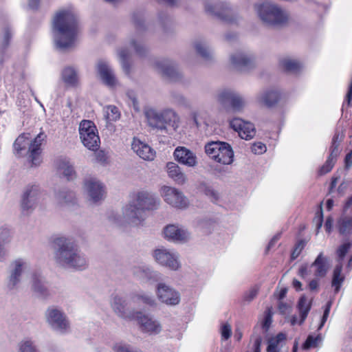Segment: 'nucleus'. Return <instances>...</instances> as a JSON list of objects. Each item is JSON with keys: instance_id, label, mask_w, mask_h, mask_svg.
Segmentation results:
<instances>
[{"instance_id": "60", "label": "nucleus", "mask_w": 352, "mask_h": 352, "mask_svg": "<svg viewBox=\"0 0 352 352\" xmlns=\"http://www.w3.org/2000/svg\"><path fill=\"white\" fill-rule=\"evenodd\" d=\"M278 309L280 314L285 315L289 314L292 310V307L289 304L279 301L278 305Z\"/></svg>"}, {"instance_id": "63", "label": "nucleus", "mask_w": 352, "mask_h": 352, "mask_svg": "<svg viewBox=\"0 0 352 352\" xmlns=\"http://www.w3.org/2000/svg\"><path fill=\"white\" fill-rule=\"evenodd\" d=\"M314 221L316 225L317 232H318V230L322 227L323 222V214L321 208L320 210L316 213V215L314 218Z\"/></svg>"}, {"instance_id": "48", "label": "nucleus", "mask_w": 352, "mask_h": 352, "mask_svg": "<svg viewBox=\"0 0 352 352\" xmlns=\"http://www.w3.org/2000/svg\"><path fill=\"white\" fill-rule=\"evenodd\" d=\"M322 342V337L319 334L316 337L313 336H309L302 345V348L305 350H307L311 347L318 346V344Z\"/></svg>"}, {"instance_id": "59", "label": "nucleus", "mask_w": 352, "mask_h": 352, "mask_svg": "<svg viewBox=\"0 0 352 352\" xmlns=\"http://www.w3.org/2000/svg\"><path fill=\"white\" fill-rule=\"evenodd\" d=\"M331 307V302L329 301L326 305L325 309L324 310L323 316L321 319L320 324L318 327V330L321 329L322 328V327L324 326V324H325V322L329 317V313H330Z\"/></svg>"}, {"instance_id": "25", "label": "nucleus", "mask_w": 352, "mask_h": 352, "mask_svg": "<svg viewBox=\"0 0 352 352\" xmlns=\"http://www.w3.org/2000/svg\"><path fill=\"white\" fill-rule=\"evenodd\" d=\"M175 159L180 164L188 167H195L197 165L196 154L184 146H178L173 153Z\"/></svg>"}, {"instance_id": "50", "label": "nucleus", "mask_w": 352, "mask_h": 352, "mask_svg": "<svg viewBox=\"0 0 352 352\" xmlns=\"http://www.w3.org/2000/svg\"><path fill=\"white\" fill-rule=\"evenodd\" d=\"M172 102L177 105L186 106L188 100L180 93L173 91L170 94Z\"/></svg>"}, {"instance_id": "35", "label": "nucleus", "mask_w": 352, "mask_h": 352, "mask_svg": "<svg viewBox=\"0 0 352 352\" xmlns=\"http://www.w3.org/2000/svg\"><path fill=\"white\" fill-rule=\"evenodd\" d=\"M131 298V300L136 304H143L150 307L156 305L155 299L151 294L142 291L133 293Z\"/></svg>"}, {"instance_id": "31", "label": "nucleus", "mask_w": 352, "mask_h": 352, "mask_svg": "<svg viewBox=\"0 0 352 352\" xmlns=\"http://www.w3.org/2000/svg\"><path fill=\"white\" fill-rule=\"evenodd\" d=\"M214 160L223 164H230L233 162L234 152L231 146L224 142Z\"/></svg>"}, {"instance_id": "39", "label": "nucleus", "mask_w": 352, "mask_h": 352, "mask_svg": "<svg viewBox=\"0 0 352 352\" xmlns=\"http://www.w3.org/2000/svg\"><path fill=\"white\" fill-rule=\"evenodd\" d=\"M58 168L67 180H72L74 177V166L67 159L60 160Z\"/></svg>"}, {"instance_id": "44", "label": "nucleus", "mask_w": 352, "mask_h": 352, "mask_svg": "<svg viewBox=\"0 0 352 352\" xmlns=\"http://www.w3.org/2000/svg\"><path fill=\"white\" fill-rule=\"evenodd\" d=\"M221 145H224V142H210L205 145V152L209 157L214 160L221 149Z\"/></svg>"}, {"instance_id": "58", "label": "nucleus", "mask_w": 352, "mask_h": 352, "mask_svg": "<svg viewBox=\"0 0 352 352\" xmlns=\"http://www.w3.org/2000/svg\"><path fill=\"white\" fill-rule=\"evenodd\" d=\"M254 11L262 22H264V2H259L254 4Z\"/></svg>"}, {"instance_id": "46", "label": "nucleus", "mask_w": 352, "mask_h": 352, "mask_svg": "<svg viewBox=\"0 0 352 352\" xmlns=\"http://www.w3.org/2000/svg\"><path fill=\"white\" fill-rule=\"evenodd\" d=\"M19 352H38L34 342L30 339L21 340L18 345Z\"/></svg>"}, {"instance_id": "41", "label": "nucleus", "mask_w": 352, "mask_h": 352, "mask_svg": "<svg viewBox=\"0 0 352 352\" xmlns=\"http://www.w3.org/2000/svg\"><path fill=\"white\" fill-rule=\"evenodd\" d=\"M281 65L285 71L292 73H297L302 68V64L299 60L291 58L283 59Z\"/></svg>"}, {"instance_id": "43", "label": "nucleus", "mask_w": 352, "mask_h": 352, "mask_svg": "<svg viewBox=\"0 0 352 352\" xmlns=\"http://www.w3.org/2000/svg\"><path fill=\"white\" fill-rule=\"evenodd\" d=\"M104 116L109 122H116L120 118V113L114 105H108L104 108Z\"/></svg>"}, {"instance_id": "37", "label": "nucleus", "mask_w": 352, "mask_h": 352, "mask_svg": "<svg viewBox=\"0 0 352 352\" xmlns=\"http://www.w3.org/2000/svg\"><path fill=\"white\" fill-rule=\"evenodd\" d=\"M134 273L137 276L141 278H146L152 281H157L160 278V274L157 272L154 271L151 267L144 265L137 268Z\"/></svg>"}, {"instance_id": "3", "label": "nucleus", "mask_w": 352, "mask_h": 352, "mask_svg": "<svg viewBox=\"0 0 352 352\" xmlns=\"http://www.w3.org/2000/svg\"><path fill=\"white\" fill-rule=\"evenodd\" d=\"M54 259L58 265L76 270L87 267V257L71 239L58 237L54 241Z\"/></svg>"}, {"instance_id": "10", "label": "nucleus", "mask_w": 352, "mask_h": 352, "mask_svg": "<svg viewBox=\"0 0 352 352\" xmlns=\"http://www.w3.org/2000/svg\"><path fill=\"white\" fill-rule=\"evenodd\" d=\"M160 195L168 205L180 209L186 208L189 202L188 198L179 190L168 186L160 189Z\"/></svg>"}, {"instance_id": "49", "label": "nucleus", "mask_w": 352, "mask_h": 352, "mask_svg": "<svg viewBox=\"0 0 352 352\" xmlns=\"http://www.w3.org/2000/svg\"><path fill=\"white\" fill-rule=\"evenodd\" d=\"M112 349L113 352H142L140 350L134 349L129 344L122 342L115 343Z\"/></svg>"}, {"instance_id": "32", "label": "nucleus", "mask_w": 352, "mask_h": 352, "mask_svg": "<svg viewBox=\"0 0 352 352\" xmlns=\"http://www.w3.org/2000/svg\"><path fill=\"white\" fill-rule=\"evenodd\" d=\"M286 338V334L283 332L270 338L267 340V352H280L285 343Z\"/></svg>"}, {"instance_id": "1", "label": "nucleus", "mask_w": 352, "mask_h": 352, "mask_svg": "<svg viewBox=\"0 0 352 352\" xmlns=\"http://www.w3.org/2000/svg\"><path fill=\"white\" fill-rule=\"evenodd\" d=\"M78 23L75 14L70 10H62L55 15L52 34L56 48L66 50L74 47L78 36Z\"/></svg>"}, {"instance_id": "19", "label": "nucleus", "mask_w": 352, "mask_h": 352, "mask_svg": "<svg viewBox=\"0 0 352 352\" xmlns=\"http://www.w3.org/2000/svg\"><path fill=\"white\" fill-rule=\"evenodd\" d=\"M111 307L113 312L121 318L131 320L135 317V312L128 307V302L124 297L113 296L111 300Z\"/></svg>"}, {"instance_id": "40", "label": "nucleus", "mask_w": 352, "mask_h": 352, "mask_svg": "<svg viewBox=\"0 0 352 352\" xmlns=\"http://www.w3.org/2000/svg\"><path fill=\"white\" fill-rule=\"evenodd\" d=\"M342 263H338L333 270L331 285L335 287V293H338L344 280V276H342Z\"/></svg>"}, {"instance_id": "11", "label": "nucleus", "mask_w": 352, "mask_h": 352, "mask_svg": "<svg viewBox=\"0 0 352 352\" xmlns=\"http://www.w3.org/2000/svg\"><path fill=\"white\" fill-rule=\"evenodd\" d=\"M153 256L160 265L171 270H177L180 267L178 254L166 248H158L153 251Z\"/></svg>"}, {"instance_id": "62", "label": "nucleus", "mask_w": 352, "mask_h": 352, "mask_svg": "<svg viewBox=\"0 0 352 352\" xmlns=\"http://www.w3.org/2000/svg\"><path fill=\"white\" fill-rule=\"evenodd\" d=\"M126 96L132 102L133 107L135 109V110L138 111L140 109L139 104L135 92H133V91H128L126 93Z\"/></svg>"}, {"instance_id": "13", "label": "nucleus", "mask_w": 352, "mask_h": 352, "mask_svg": "<svg viewBox=\"0 0 352 352\" xmlns=\"http://www.w3.org/2000/svg\"><path fill=\"white\" fill-rule=\"evenodd\" d=\"M136 32L129 36V45L133 47L139 56H144L146 53V47L141 41V34L144 30V21L143 18L135 14L133 17Z\"/></svg>"}, {"instance_id": "56", "label": "nucleus", "mask_w": 352, "mask_h": 352, "mask_svg": "<svg viewBox=\"0 0 352 352\" xmlns=\"http://www.w3.org/2000/svg\"><path fill=\"white\" fill-rule=\"evenodd\" d=\"M342 141V137H340L339 133H336L332 139V144L331 146V152L333 154H339V145Z\"/></svg>"}, {"instance_id": "33", "label": "nucleus", "mask_w": 352, "mask_h": 352, "mask_svg": "<svg viewBox=\"0 0 352 352\" xmlns=\"http://www.w3.org/2000/svg\"><path fill=\"white\" fill-rule=\"evenodd\" d=\"M168 176L179 184H183L186 180L185 174L181 168L174 162H168L166 164Z\"/></svg>"}, {"instance_id": "30", "label": "nucleus", "mask_w": 352, "mask_h": 352, "mask_svg": "<svg viewBox=\"0 0 352 352\" xmlns=\"http://www.w3.org/2000/svg\"><path fill=\"white\" fill-rule=\"evenodd\" d=\"M284 103V98L277 89H270L265 91V106L276 107L282 106Z\"/></svg>"}, {"instance_id": "29", "label": "nucleus", "mask_w": 352, "mask_h": 352, "mask_svg": "<svg viewBox=\"0 0 352 352\" xmlns=\"http://www.w3.org/2000/svg\"><path fill=\"white\" fill-rule=\"evenodd\" d=\"M343 210L346 215L340 218L338 227L340 234L347 236L352 234V207L346 208L345 204Z\"/></svg>"}, {"instance_id": "17", "label": "nucleus", "mask_w": 352, "mask_h": 352, "mask_svg": "<svg viewBox=\"0 0 352 352\" xmlns=\"http://www.w3.org/2000/svg\"><path fill=\"white\" fill-rule=\"evenodd\" d=\"M230 128L239 133V135L244 140H248L253 138L256 134L254 124L245 121L239 118H234L229 121Z\"/></svg>"}, {"instance_id": "52", "label": "nucleus", "mask_w": 352, "mask_h": 352, "mask_svg": "<svg viewBox=\"0 0 352 352\" xmlns=\"http://www.w3.org/2000/svg\"><path fill=\"white\" fill-rule=\"evenodd\" d=\"M11 241V232L7 228H1L0 229V244L6 245L10 243Z\"/></svg>"}, {"instance_id": "51", "label": "nucleus", "mask_w": 352, "mask_h": 352, "mask_svg": "<svg viewBox=\"0 0 352 352\" xmlns=\"http://www.w3.org/2000/svg\"><path fill=\"white\" fill-rule=\"evenodd\" d=\"M220 333L221 340H228L232 336L231 325L228 322L223 323L220 327Z\"/></svg>"}, {"instance_id": "16", "label": "nucleus", "mask_w": 352, "mask_h": 352, "mask_svg": "<svg viewBox=\"0 0 352 352\" xmlns=\"http://www.w3.org/2000/svg\"><path fill=\"white\" fill-rule=\"evenodd\" d=\"M287 13L274 4L265 3V23L273 25H283L287 21Z\"/></svg>"}, {"instance_id": "47", "label": "nucleus", "mask_w": 352, "mask_h": 352, "mask_svg": "<svg viewBox=\"0 0 352 352\" xmlns=\"http://www.w3.org/2000/svg\"><path fill=\"white\" fill-rule=\"evenodd\" d=\"M338 155V154H333V153L331 152L325 164L320 168L319 170V173L320 175H324L331 170L335 164Z\"/></svg>"}, {"instance_id": "26", "label": "nucleus", "mask_w": 352, "mask_h": 352, "mask_svg": "<svg viewBox=\"0 0 352 352\" xmlns=\"http://www.w3.org/2000/svg\"><path fill=\"white\" fill-rule=\"evenodd\" d=\"M156 66L162 74L169 78L171 80L178 81L182 78V74L177 65L172 61L168 60L157 61Z\"/></svg>"}, {"instance_id": "14", "label": "nucleus", "mask_w": 352, "mask_h": 352, "mask_svg": "<svg viewBox=\"0 0 352 352\" xmlns=\"http://www.w3.org/2000/svg\"><path fill=\"white\" fill-rule=\"evenodd\" d=\"M96 68L98 77L105 86L112 89L118 85L115 72L108 61L99 60Z\"/></svg>"}, {"instance_id": "28", "label": "nucleus", "mask_w": 352, "mask_h": 352, "mask_svg": "<svg viewBox=\"0 0 352 352\" xmlns=\"http://www.w3.org/2000/svg\"><path fill=\"white\" fill-rule=\"evenodd\" d=\"M311 267H314V275L315 277H325L330 268L328 258L324 256L322 252H320L311 263Z\"/></svg>"}, {"instance_id": "18", "label": "nucleus", "mask_w": 352, "mask_h": 352, "mask_svg": "<svg viewBox=\"0 0 352 352\" xmlns=\"http://www.w3.org/2000/svg\"><path fill=\"white\" fill-rule=\"evenodd\" d=\"M230 60L232 65L238 69H250L256 65V59L254 55L248 54L241 51L232 54Z\"/></svg>"}, {"instance_id": "6", "label": "nucleus", "mask_w": 352, "mask_h": 352, "mask_svg": "<svg viewBox=\"0 0 352 352\" xmlns=\"http://www.w3.org/2000/svg\"><path fill=\"white\" fill-rule=\"evenodd\" d=\"M216 99L227 114L241 113L246 105L244 97L230 89L219 90L217 93Z\"/></svg>"}, {"instance_id": "12", "label": "nucleus", "mask_w": 352, "mask_h": 352, "mask_svg": "<svg viewBox=\"0 0 352 352\" xmlns=\"http://www.w3.org/2000/svg\"><path fill=\"white\" fill-rule=\"evenodd\" d=\"M41 198V191L38 186H28L23 194L21 210L24 214L28 215L37 206Z\"/></svg>"}, {"instance_id": "23", "label": "nucleus", "mask_w": 352, "mask_h": 352, "mask_svg": "<svg viewBox=\"0 0 352 352\" xmlns=\"http://www.w3.org/2000/svg\"><path fill=\"white\" fill-rule=\"evenodd\" d=\"M164 237L173 242H185L190 238V233L183 227L170 224L164 229Z\"/></svg>"}, {"instance_id": "27", "label": "nucleus", "mask_w": 352, "mask_h": 352, "mask_svg": "<svg viewBox=\"0 0 352 352\" xmlns=\"http://www.w3.org/2000/svg\"><path fill=\"white\" fill-rule=\"evenodd\" d=\"M133 151L142 159L151 161L155 156V151L147 144L134 138L131 143Z\"/></svg>"}, {"instance_id": "45", "label": "nucleus", "mask_w": 352, "mask_h": 352, "mask_svg": "<svg viewBox=\"0 0 352 352\" xmlns=\"http://www.w3.org/2000/svg\"><path fill=\"white\" fill-rule=\"evenodd\" d=\"M195 48L197 52L205 60H210L212 56V50L206 43L196 42Z\"/></svg>"}, {"instance_id": "61", "label": "nucleus", "mask_w": 352, "mask_h": 352, "mask_svg": "<svg viewBox=\"0 0 352 352\" xmlns=\"http://www.w3.org/2000/svg\"><path fill=\"white\" fill-rule=\"evenodd\" d=\"M12 31L9 27L5 28L3 30V39L2 45L3 47H7L9 45L10 40L12 37Z\"/></svg>"}, {"instance_id": "36", "label": "nucleus", "mask_w": 352, "mask_h": 352, "mask_svg": "<svg viewBox=\"0 0 352 352\" xmlns=\"http://www.w3.org/2000/svg\"><path fill=\"white\" fill-rule=\"evenodd\" d=\"M62 78L67 85L75 87L78 81V72L75 68L67 67L62 72Z\"/></svg>"}, {"instance_id": "9", "label": "nucleus", "mask_w": 352, "mask_h": 352, "mask_svg": "<svg viewBox=\"0 0 352 352\" xmlns=\"http://www.w3.org/2000/svg\"><path fill=\"white\" fill-rule=\"evenodd\" d=\"M30 268L28 262L23 258H17L9 267L7 287L10 291L18 289L23 274Z\"/></svg>"}, {"instance_id": "57", "label": "nucleus", "mask_w": 352, "mask_h": 352, "mask_svg": "<svg viewBox=\"0 0 352 352\" xmlns=\"http://www.w3.org/2000/svg\"><path fill=\"white\" fill-rule=\"evenodd\" d=\"M258 292V287L256 285L254 286L244 294L243 300L250 302L256 296Z\"/></svg>"}, {"instance_id": "2", "label": "nucleus", "mask_w": 352, "mask_h": 352, "mask_svg": "<svg viewBox=\"0 0 352 352\" xmlns=\"http://www.w3.org/2000/svg\"><path fill=\"white\" fill-rule=\"evenodd\" d=\"M160 205V199L152 192L138 191L122 208V218L133 226H140L146 218V211L157 210Z\"/></svg>"}, {"instance_id": "55", "label": "nucleus", "mask_w": 352, "mask_h": 352, "mask_svg": "<svg viewBox=\"0 0 352 352\" xmlns=\"http://www.w3.org/2000/svg\"><path fill=\"white\" fill-rule=\"evenodd\" d=\"M192 119L197 128L201 127L203 124L207 125L206 120L203 113H194L192 115Z\"/></svg>"}, {"instance_id": "53", "label": "nucleus", "mask_w": 352, "mask_h": 352, "mask_svg": "<svg viewBox=\"0 0 352 352\" xmlns=\"http://www.w3.org/2000/svg\"><path fill=\"white\" fill-rule=\"evenodd\" d=\"M351 245H352V243L350 241H347V242L343 243L342 245H341L338 248V249L337 250L338 256L339 258L338 263H342V259L345 256L346 254L348 252V251L350 249V248L351 247Z\"/></svg>"}, {"instance_id": "24", "label": "nucleus", "mask_w": 352, "mask_h": 352, "mask_svg": "<svg viewBox=\"0 0 352 352\" xmlns=\"http://www.w3.org/2000/svg\"><path fill=\"white\" fill-rule=\"evenodd\" d=\"M31 287L38 296L47 298L50 296L47 283L41 272L35 271L31 275Z\"/></svg>"}, {"instance_id": "64", "label": "nucleus", "mask_w": 352, "mask_h": 352, "mask_svg": "<svg viewBox=\"0 0 352 352\" xmlns=\"http://www.w3.org/2000/svg\"><path fill=\"white\" fill-rule=\"evenodd\" d=\"M263 146L262 142H255L252 144L251 149L252 153L256 155H261L263 153Z\"/></svg>"}, {"instance_id": "20", "label": "nucleus", "mask_w": 352, "mask_h": 352, "mask_svg": "<svg viewBox=\"0 0 352 352\" xmlns=\"http://www.w3.org/2000/svg\"><path fill=\"white\" fill-rule=\"evenodd\" d=\"M136 314L138 324L143 333L149 335H157L162 331V325L158 320L140 312Z\"/></svg>"}, {"instance_id": "15", "label": "nucleus", "mask_w": 352, "mask_h": 352, "mask_svg": "<svg viewBox=\"0 0 352 352\" xmlns=\"http://www.w3.org/2000/svg\"><path fill=\"white\" fill-rule=\"evenodd\" d=\"M156 294L159 300L167 305H177L181 300L179 292L164 283H159L157 285Z\"/></svg>"}, {"instance_id": "8", "label": "nucleus", "mask_w": 352, "mask_h": 352, "mask_svg": "<svg viewBox=\"0 0 352 352\" xmlns=\"http://www.w3.org/2000/svg\"><path fill=\"white\" fill-rule=\"evenodd\" d=\"M79 134L83 145L88 149L96 151L100 146V138L94 123L91 120H82L79 125Z\"/></svg>"}, {"instance_id": "5", "label": "nucleus", "mask_w": 352, "mask_h": 352, "mask_svg": "<svg viewBox=\"0 0 352 352\" xmlns=\"http://www.w3.org/2000/svg\"><path fill=\"white\" fill-rule=\"evenodd\" d=\"M46 135L41 132L33 140L29 133L20 135L14 142L15 154L19 157L28 155L32 164L38 166L41 162V145Z\"/></svg>"}, {"instance_id": "38", "label": "nucleus", "mask_w": 352, "mask_h": 352, "mask_svg": "<svg viewBox=\"0 0 352 352\" xmlns=\"http://www.w3.org/2000/svg\"><path fill=\"white\" fill-rule=\"evenodd\" d=\"M118 55L124 72L127 75L129 74L131 72V65L129 63L131 52L127 47H123L118 50Z\"/></svg>"}, {"instance_id": "34", "label": "nucleus", "mask_w": 352, "mask_h": 352, "mask_svg": "<svg viewBox=\"0 0 352 352\" xmlns=\"http://www.w3.org/2000/svg\"><path fill=\"white\" fill-rule=\"evenodd\" d=\"M312 300L308 299L305 295L302 296L298 302L297 309L300 315L299 324H302L307 317V315L311 308Z\"/></svg>"}, {"instance_id": "7", "label": "nucleus", "mask_w": 352, "mask_h": 352, "mask_svg": "<svg viewBox=\"0 0 352 352\" xmlns=\"http://www.w3.org/2000/svg\"><path fill=\"white\" fill-rule=\"evenodd\" d=\"M45 317L47 323L55 331L65 334L70 329L69 321L62 309L55 306L48 307L45 311Z\"/></svg>"}, {"instance_id": "21", "label": "nucleus", "mask_w": 352, "mask_h": 352, "mask_svg": "<svg viewBox=\"0 0 352 352\" xmlns=\"http://www.w3.org/2000/svg\"><path fill=\"white\" fill-rule=\"evenodd\" d=\"M84 190L91 201L96 203L103 199L104 188L102 184L95 178H89L84 182Z\"/></svg>"}, {"instance_id": "54", "label": "nucleus", "mask_w": 352, "mask_h": 352, "mask_svg": "<svg viewBox=\"0 0 352 352\" xmlns=\"http://www.w3.org/2000/svg\"><path fill=\"white\" fill-rule=\"evenodd\" d=\"M306 241L303 239L299 240L295 245L294 249L292 252L291 258L295 260L305 248Z\"/></svg>"}, {"instance_id": "22", "label": "nucleus", "mask_w": 352, "mask_h": 352, "mask_svg": "<svg viewBox=\"0 0 352 352\" xmlns=\"http://www.w3.org/2000/svg\"><path fill=\"white\" fill-rule=\"evenodd\" d=\"M206 11L217 16L218 18L228 23H233L235 19L232 10L226 3H221L217 6H213L209 2L205 4Z\"/></svg>"}, {"instance_id": "4", "label": "nucleus", "mask_w": 352, "mask_h": 352, "mask_svg": "<svg viewBox=\"0 0 352 352\" xmlns=\"http://www.w3.org/2000/svg\"><path fill=\"white\" fill-rule=\"evenodd\" d=\"M143 111L146 124L152 131L170 134L177 131L179 127L180 117L171 108L157 109L153 107L146 106Z\"/></svg>"}, {"instance_id": "42", "label": "nucleus", "mask_w": 352, "mask_h": 352, "mask_svg": "<svg viewBox=\"0 0 352 352\" xmlns=\"http://www.w3.org/2000/svg\"><path fill=\"white\" fill-rule=\"evenodd\" d=\"M76 196L74 192L63 190L56 194V199L60 204H69L74 202Z\"/></svg>"}]
</instances>
